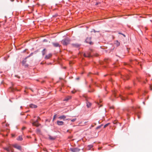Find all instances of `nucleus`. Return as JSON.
Returning a JSON list of instances; mask_svg holds the SVG:
<instances>
[{"label":"nucleus","mask_w":152,"mask_h":152,"mask_svg":"<svg viewBox=\"0 0 152 152\" xmlns=\"http://www.w3.org/2000/svg\"><path fill=\"white\" fill-rule=\"evenodd\" d=\"M70 42V39L68 38H66L61 41V43L64 45H67L69 44Z\"/></svg>","instance_id":"nucleus-1"},{"label":"nucleus","mask_w":152,"mask_h":152,"mask_svg":"<svg viewBox=\"0 0 152 152\" xmlns=\"http://www.w3.org/2000/svg\"><path fill=\"white\" fill-rule=\"evenodd\" d=\"M27 57H26L22 61V64L23 66H24L26 67H27L28 66V65L26 64V62L27 61L26 58Z\"/></svg>","instance_id":"nucleus-2"},{"label":"nucleus","mask_w":152,"mask_h":152,"mask_svg":"<svg viewBox=\"0 0 152 152\" xmlns=\"http://www.w3.org/2000/svg\"><path fill=\"white\" fill-rule=\"evenodd\" d=\"M70 150L73 152H78L80 150V149L77 148H71Z\"/></svg>","instance_id":"nucleus-3"},{"label":"nucleus","mask_w":152,"mask_h":152,"mask_svg":"<svg viewBox=\"0 0 152 152\" xmlns=\"http://www.w3.org/2000/svg\"><path fill=\"white\" fill-rule=\"evenodd\" d=\"M91 37H88L86 39V42L87 43H89L90 45H92L93 43L91 41Z\"/></svg>","instance_id":"nucleus-4"},{"label":"nucleus","mask_w":152,"mask_h":152,"mask_svg":"<svg viewBox=\"0 0 152 152\" xmlns=\"http://www.w3.org/2000/svg\"><path fill=\"white\" fill-rule=\"evenodd\" d=\"M38 120H37L35 121L32 123V124L34 126H35L37 127L40 124L38 123Z\"/></svg>","instance_id":"nucleus-5"},{"label":"nucleus","mask_w":152,"mask_h":152,"mask_svg":"<svg viewBox=\"0 0 152 152\" xmlns=\"http://www.w3.org/2000/svg\"><path fill=\"white\" fill-rule=\"evenodd\" d=\"M13 146L18 149L21 150V146H20L18 145L17 144H15L13 145Z\"/></svg>","instance_id":"nucleus-6"},{"label":"nucleus","mask_w":152,"mask_h":152,"mask_svg":"<svg viewBox=\"0 0 152 152\" xmlns=\"http://www.w3.org/2000/svg\"><path fill=\"white\" fill-rule=\"evenodd\" d=\"M52 44L55 47H60L61 45L58 43L57 42H53Z\"/></svg>","instance_id":"nucleus-7"},{"label":"nucleus","mask_w":152,"mask_h":152,"mask_svg":"<svg viewBox=\"0 0 152 152\" xmlns=\"http://www.w3.org/2000/svg\"><path fill=\"white\" fill-rule=\"evenodd\" d=\"M57 123L58 125L61 126L64 124V122L62 121H57Z\"/></svg>","instance_id":"nucleus-8"},{"label":"nucleus","mask_w":152,"mask_h":152,"mask_svg":"<svg viewBox=\"0 0 152 152\" xmlns=\"http://www.w3.org/2000/svg\"><path fill=\"white\" fill-rule=\"evenodd\" d=\"M66 116L64 115H62L59 116L58 118L60 119H63L64 120L66 118Z\"/></svg>","instance_id":"nucleus-9"},{"label":"nucleus","mask_w":152,"mask_h":152,"mask_svg":"<svg viewBox=\"0 0 152 152\" xmlns=\"http://www.w3.org/2000/svg\"><path fill=\"white\" fill-rule=\"evenodd\" d=\"M30 107L32 108H36L37 107V106L36 105H34L33 104H31L29 105Z\"/></svg>","instance_id":"nucleus-10"},{"label":"nucleus","mask_w":152,"mask_h":152,"mask_svg":"<svg viewBox=\"0 0 152 152\" xmlns=\"http://www.w3.org/2000/svg\"><path fill=\"white\" fill-rule=\"evenodd\" d=\"M49 138L51 140H54L56 138V137H55L52 136L50 135H49Z\"/></svg>","instance_id":"nucleus-11"},{"label":"nucleus","mask_w":152,"mask_h":152,"mask_svg":"<svg viewBox=\"0 0 152 152\" xmlns=\"http://www.w3.org/2000/svg\"><path fill=\"white\" fill-rule=\"evenodd\" d=\"M52 56V55L51 54H49L46 56L45 57V58L46 59H48L50 58Z\"/></svg>","instance_id":"nucleus-12"},{"label":"nucleus","mask_w":152,"mask_h":152,"mask_svg":"<svg viewBox=\"0 0 152 152\" xmlns=\"http://www.w3.org/2000/svg\"><path fill=\"white\" fill-rule=\"evenodd\" d=\"M72 45L73 46L76 48H78L80 46V45L78 44H72Z\"/></svg>","instance_id":"nucleus-13"},{"label":"nucleus","mask_w":152,"mask_h":152,"mask_svg":"<svg viewBox=\"0 0 152 152\" xmlns=\"http://www.w3.org/2000/svg\"><path fill=\"white\" fill-rule=\"evenodd\" d=\"M115 43L117 46H118L120 45V42L118 41H115Z\"/></svg>","instance_id":"nucleus-14"},{"label":"nucleus","mask_w":152,"mask_h":152,"mask_svg":"<svg viewBox=\"0 0 152 152\" xmlns=\"http://www.w3.org/2000/svg\"><path fill=\"white\" fill-rule=\"evenodd\" d=\"M86 104L87 106L88 107H90L91 105V103L89 102H87Z\"/></svg>","instance_id":"nucleus-15"},{"label":"nucleus","mask_w":152,"mask_h":152,"mask_svg":"<svg viewBox=\"0 0 152 152\" xmlns=\"http://www.w3.org/2000/svg\"><path fill=\"white\" fill-rule=\"evenodd\" d=\"M17 140H18L21 141L23 140V138L21 136H19L17 139Z\"/></svg>","instance_id":"nucleus-16"},{"label":"nucleus","mask_w":152,"mask_h":152,"mask_svg":"<svg viewBox=\"0 0 152 152\" xmlns=\"http://www.w3.org/2000/svg\"><path fill=\"white\" fill-rule=\"evenodd\" d=\"M123 78L124 80H128L129 79V76L128 75H126L124 76Z\"/></svg>","instance_id":"nucleus-17"},{"label":"nucleus","mask_w":152,"mask_h":152,"mask_svg":"<svg viewBox=\"0 0 152 152\" xmlns=\"http://www.w3.org/2000/svg\"><path fill=\"white\" fill-rule=\"evenodd\" d=\"M88 57H90L91 56L90 53L89 52H87L86 53Z\"/></svg>","instance_id":"nucleus-18"},{"label":"nucleus","mask_w":152,"mask_h":152,"mask_svg":"<svg viewBox=\"0 0 152 152\" xmlns=\"http://www.w3.org/2000/svg\"><path fill=\"white\" fill-rule=\"evenodd\" d=\"M71 98V97L69 96L68 97H66V99H64V101H68V100H69V99H70Z\"/></svg>","instance_id":"nucleus-19"},{"label":"nucleus","mask_w":152,"mask_h":152,"mask_svg":"<svg viewBox=\"0 0 152 152\" xmlns=\"http://www.w3.org/2000/svg\"><path fill=\"white\" fill-rule=\"evenodd\" d=\"M46 50V49H44L42 51V54L43 55H44L45 54V53H46V52H45V51Z\"/></svg>","instance_id":"nucleus-20"},{"label":"nucleus","mask_w":152,"mask_h":152,"mask_svg":"<svg viewBox=\"0 0 152 152\" xmlns=\"http://www.w3.org/2000/svg\"><path fill=\"white\" fill-rule=\"evenodd\" d=\"M110 124V123H108L106 124L104 126V128H105L106 127H107V126H108L109 124Z\"/></svg>","instance_id":"nucleus-21"},{"label":"nucleus","mask_w":152,"mask_h":152,"mask_svg":"<svg viewBox=\"0 0 152 152\" xmlns=\"http://www.w3.org/2000/svg\"><path fill=\"white\" fill-rule=\"evenodd\" d=\"M8 147L9 148V149H10V151H11V150H14L10 146H9Z\"/></svg>","instance_id":"nucleus-22"},{"label":"nucleus","mask_w":152,"mask_h":152,"mask_svg":"<svg viewBox=\"0 0 152 152\" xmlns=\"http://www.w3.org/2000/svg\"><path fill=\"white\" fill-rule=\"evenodd\" d=\"M103 125L102 124L100 126H97L96 128V129H100L102 126Z\"/></svg>","instance_id":"nucleus-23"},{"label":"nucleus","mask_w":152,"mask_h":152,"mask_svg":"<svg viewBox=\"0 0 152 152\" xmlns=\"http://www.w3.org/2000/svg\"><path fill=\"white\" fill-rule=\"evenodd\" d=\"M4 149L8 152H10V149H9V148H8V147L5 148Z\"/></svg>","instance_id":"nucleus-24"},{"label":"nucleus","mask_w":152,"mask_h":152,"mask_svg":"<svg viewBox=\"0 0 152 152\" xmlns=\"http://www.w3.org/2000/svg\"><path fill=\"white\" fill-rule=\"evenodd\" d=\"M88 147L89 148V149H90L93 147V145H89L88 146Z\"/></svg>","instance_id":"nucleus-25"},{"label":"nucleus","mask_w":152,"mask_h":152,"mask_svg":"<svg viewBox=\"0 0 152 152\" xmlns=\"http://www.w3.org/2000/svg\"><path fill=\"white\" fill-rule=\"evenodd\" d=\"M76 118L73 119L71 120V121L72 122H74L76 121Z\"/></svg>","instance_id":"nucleus-26"},{"label":"nucleus","mask_w":152,"mask_h":152,"mask_svg":"<svg viewBox=\"0 0 152 152\" xmlns=\"http://www.w3.org/2000/svg\"><path fill=\"white\" fill-rule=\"evenodd\" d=\"M150 89L151 90H152V85H151L150 86Z\"/></svg>","instance_id":"nucleus-27"},{"label":"nucleus","mask_w":152,"mask_h":152,"mask_svg":"<svg viewBox=\"0 0 152 152\" xmlns=\"http://www.w3.org/2000/svg\"><path fill=\"white\" fill-rule=\"evenodd\" d=\"M84 56L85 57H87L86 53H84L83 54Z\"/></svg>","instance_id":"nucleus-28"},{"label":"nucleus","mask_w":152,"mask_h":152,"mask_svg":"<svg viewBox=\"0 0 152 152\" xmlns=\"http://www.w3.org/2000/svg\"><path fill=\"white\" fill-rule=\"evenodd\" d=\"M117 122L116 121H113V123L114 124H115L117 123Z\"/></svg>","instance_id":"nucleus-29"},{"label":"nucleus","mask_w":152,"mask_h":152,"mask_svg":"<svg viewBox=\"0 0 152 152\" xmlns=\"http://www.w3.org/2000/svg\"><path fill=\"white\" fill-rule=\"evenodd\" d=\"M100 4V2H96V4H95V5H97L98 4Z\"/></svg>","instance_id":"nucleus-30"},{"label":"nucleus","mask_w":152,"mask_h":152,"mask_svg":"<svg viewBox=\"0 0 152 152\" xmlns=\"http://www.w3.org/2000/svg\"><path fill=\"white\" fill-rule=\"evenodd\" d=\"M56 115H55L54 116H53V120H54L55 118H56Z\"/></svg>","instance_id":"nucleus-31"},{"label":"nucleus","mask_w":152,"mask_h":152,"mask_svg":"<svg viewBox=\"0 0 152 152\" xmlns=\"http://www.w3.org/2000/svg\"><path fill=\"white\" fill-rule=\"evenodd\" d=\"M43 42H47L48 41L46 39H44L43 40Z\"/></svg>","instance_id":"nucleus-32"},{"label":"nucleus","mask_w":152,"mask_h":152,"mask_svg":"<svg viewBox=\"0 0 152 152\" xmlns=\"http://www.w3.org/2000/svg\"><path fill=\"white\" fill-rule=\"evenodd\" d=\"M32 53H31V54H30V55H29V56H28V57H27V58H28V57H29L30 56H31V55H32Z\"/></svg>","instance_id":"nucleus-33"},{"label":"nucleus","mask_w":152,"mask_h":152,"mask_svg":"<svg viewBox=\"0 0 152 152\" xmlns=\"http://www.w3.org/2000/svg\"><path fill=\"white\" fill-rule=\"evenodd\" d=\"M121 99L122 100H125V99L123 97H121Z\"/></svg>","instance_id":"nucleus-34"},{"label":"nucleus","mask_w":152,"mask_h":152,"mask_svg":"<svg viewBox=\"0 0 152 152\" xmlns=\"http://www.w3.org/2000/svg\"><path fill=\"white\" fill-rule=\"evenodd\" d=\"M114 108V107L113 106L110 107V109H113Z\"/></svg>","instance_id":"nucleus-35"},{"label":"nucleus","mask_w":152,"mask_h":152,"mask_svg":"<svg viewBox=\"0 0 152 152\" xmlns=\"http://www.w3.org/2000/svg\"><path fill=\"white\" fill-rule=\"evenodd\" d=\"M25 128H26V127H23L22 128V130H23Z\"/></svg>","instance_id":"nucleus-36"},{"label":"nucleus","mask_w":152,"mask_h":152,"mask_svg":"<svg viewBox=\"0 0 152 152\" xmlns=\"http://www.w3.org/2000/svg\"><path fill=\"white\" fill-rule=\"evenodd\" d=\"M72 93L73 94H74L75 93V91H72Z\"/></svg>","instance_id":"nucleus-37"},{"label":"nucleus","mask_w":152,"mask_h":152,"mask_svg":"<svg viewBox=\"0 0 152 152\" xmlns=\"http://www.w3.org/2000/svg\"><path fill=\"white\" fill-rule=\"evenodd\" d=\"M37 118H38V119H40V117H39V116H38V117H37Z\"/></svg>","instance_id":"nucleus-38"},{"label":"nucleus","mask_w":152,"mask_h":152,"mask_svg":"<svg viewBox=\"0 0 152 152\" xmlns=\"http://www.w3.org/2000/svg\"><path fill=\"white\" fill-rule=\"evenodd\" d=\"M122 35H123L124 37H125V35L124 34H123Z\"/></svg>","instance_id":"nucleus-39"},{"label":"nucleus","mask_w":152,"mask_h":152,"mask_svg":"<svg viewBox=\"0 0 152 152\" xmlns=\"http://www.w3.org/2000/svg\"><path fill=\"white\" fill-rule=\"evenodd\" d=\"M119 34H122H122H122V33H119Z\"/></svg>","instance_id":"nucleus-40"},{"label":"nucleus","mask_w":152,"mask_h":152,"mask_svg":"<svg viewBox=\"0 0 152 152\" xmlns=\"http://www.w3.org/2000/svg\"><path fill=\"white\" fill-rule=\"evenodd\" d=\"M87 122H85L84 123V124H86V123Z\"/></svg>","instance_id":"nucleus-41"},{"label":"nucleus","mask_w":152,"mask_h":152,"mask_svg":"<svg viewBox=\"0 0 152 152\" xmlns=\"http://www.w3.org/2000/svg\"><path fill=\"white\" fill-rule=\"evenodd\" d=\"M35 141H36V139H35Z\"/></svg>","instance_id":"nucleus-42"},{"label":"nucleus","mask_w":152,"mask_h":152,"mask_svg":"<svg viewBox=\"0 0 152 152\" xmlns=\"http://www.w3.org/2000/svg\"><path fill=\"white\" fill-rule=\"evenodd\" d=\"M94 32H96V31H95V30H94Z\"/></svg>","instance_id":"nucleus-43"},{"label":"nucleus","mask_w":152,"mask_h":152,"mask_svg":"<svg viewBox=\"0 0 152 152\" xmlns=\"http://www.w3.org/2000/svg\"><path fill=\"white\" fill-rule=\"evenodd\" d=\"M69 132V130H67V132Z\"/></svg>","instance_id":"nucleus-44"},{"label":"nucleus","mask_w":152,"mask_h":152,"mask_svg":"<svg viewBox=\"0 0 152 152\" xmlns=\"http://www.w3.org/2000/svg\"><path fill=\"white\" fill-rule=\"evenodd\" d=\"M85 125V124H83V126H84Z\"/></svg>","instance_id":"nucleus-45"},{"label":"nucleus","mask_w":152,"mask_h":152,"mask_svg":"<svg viewBox=\"0 0 152 152\" xmlns=\"http://www.w3.org/2000/svg\"><path fill=\"white\" fill-rule=\"evenodd\" d=\"M18 77V78H20V77Z\"/></svg>","instance_id":"nucleus-46"},{"label":"nucleus","mask_w":152,"mask_h":152,"mask_svg":"<svg viewBox=\"0 0 152 152\" xmlns=\"http://www.w3.org/2000/svg\"><path fill=\"white\" fill-rule=\"evenodd\" d=\"M89 92H91V91H89Z\"/></svg>","instance_id":"nucleus-47"},{"label":"nucleus","mask_w":152,"mask_h":152,"mask_svg":"<svg viewBox=\"0 0 152 152\" xmlns=\"http://www.w3.org/2000/svg\"><path fill=\"white\" fill-rule=\"evenodd\" d=\"M77 79H78V78H77Z\"/></svg>","instance_id":"nucleus-48"}]
</instances>
